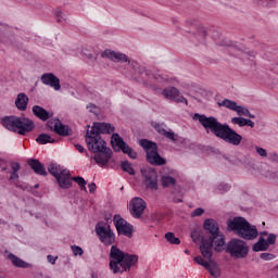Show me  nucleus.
<instances>
[{
    "mask_svg": "<svg viewBox=\"0 0 278 278\" xmlns=\"http://www.w3.org/2000/svg\"><path fill=\"white\" fill-rule=\"evenodd\" d=\"M205 214V210L198 207L191 213V217L195 218V216H203Z\"/></svg>",
    "mask_w": 278,
    "mask_h": 278,
    "instance_id": "47",
    "label": "nucleus"
},
{
    "mask_svg": "<svg viewBox=\"0 0 278 278\" xmlns=\"http://www.w3.org/2000/svg\"><path fill=\"white\" fill-rule=\"evenodd\" d=\"M56 181L59 184V187L62 188L63 190H68L73 186V177L59 176L56 178Z\"/></svg>",
    "mask_w": 278,
    "mask_h": 278,
    "instance_id": "30",
    "label": "nucleus"
},
{
    "mask_svg": "<svg viewBox=\"0 0 278 278\" xmlns=\"http://www.w3.org/2000/svg\"><path fill=\"white\" fill-rule=\"evenodd\" d=\"M162 186L163 188H170V186H176L177 185V179L173 176L168 175H163L161 177Z\"/></svg>",
    "mask_w": 278,
    "mask_h": 278,
    "instance_id": "32",
    "label": "nucleus"
},
{
    "mask_svg": "<svg viewBox=\"0 0 278 278\" xmlns=\"http://www.w3.org/2000/svg\"><path fill=\"white\" fill-rule=\"evenodd\" d=\"M193 121H199L205 131H211L213 136L224 140L227 144H231L232 147H240L242 144L247 151H255L257 149L253 140L242 138V135L238 134L229 125L218 122V118L214 116L207 117L205 114L195 113L193 114Z\"/></svg>",
    "mask_w": 278,
    "mask_h": 278,
    "instance_id": "1",
    "label": "nucleus"
},
{
    "mask_svg": "<svg viewBox=\"0 0 278 278\" xmlns=\"http://www.w3.org/2000/svg\"><path fill=\"white\" fill-rule=\"evenodd\" d=\"M55 17L58 23H63V21H66V18L64 17V13L62 11H56Z\"/></svg>",
    "mask_w": 278,
    "mask_h": 278,
    "instance_id": "49",
    "label": "nucleus"
},
{
    "mask_svg": "<svg viewBox=\"0 0 278 278\" xmlns=\"http://www.w3.org/2000/svg\"><path fill=\"white\" fill-rule=\"evenodd\" d=\"M71 249L74 255H84V249H81V247L72 245Z\"/></svg>",
    "mask_w": 278,
    "mask_h": 278,
    "instance_id": "46",
    "label": "nucleus"
},
{
    "mask_svg": "<svg viewBox=\"0 0 278 278\" xmlns=\"http://www.w3.org/2000/svg\"><path fill=\"white\" fill-rule=\"evenodd\" d=\"M245 116H248L249 118H255V115L251 114V111H249V114Z\"/></svg>",
    "mask_w": 278,
    "mask_h": 278,
    "instance_id": "62",
    "label": "nucleus"
},
{
    "mask_svg": "<svg viewBox=\"0 0 278 278\" xmlns=\"http://www.w3.org/2000/svg\"><path fill=\"white\" fill-rule=\"evenodd\" d=\"M165 240H167L169 244H181V240L175 237V232H166Z\"/></svg>",
    "mask_w": 278,
    "mask_h": 278,
    "instance_id": "38",
    "label": "nucleus"
},
{
    "mask_svg": "<svg viewBox=\"0 0 278 278\" xmlns=\"http://www.w3.org/2000/svg\"><path fill=\"white\" fill-rule=\"evenodd\" d=\"M144 210H147V202L141 198H134L130 201V214L132 218H141Z\"/></svg>",
    "mask_w": 278,
    "mask_h": 278,
    "instance_id": "16",
    "label": "nucleus"
},
{
    "mask_svg": "<svg viewBox=\"0 0 278 278\" xmlns=\"http://www.w3.org/2000/svg\"><path fill=\"white\" fill-rule=\"evenodd\" d=\"M261 236H268V231H262Z\"/></svg>",
    "mask_w": 278,
    "mask_h": 278,
    "instance_id": "64",
    "label": "nucleus"
},
{
    "mask_svg": "<svg viewBox=\"0 0 278 278\" xmlns=\"http://www.w3.org/2000/svg\"><path fill=\"white\" fill-rule=\"evenodd\" d=\"M14 179H18V172H11L10 180L14 181Z\"/></svg>",
    "mask_w": 278,
    "mask_h": 278,
    "instance_id": "60",
    "label": "nucleus"
},
{
    "mask_svg": "<svg viewBox=\"0 0 278 278\" xmlns=\"http://www.w3.org/2000/svg\"><path fill=\"white\" fill-rule=\"evenodd\" d=\"M217 105L219 108H227L228 110H232V112H236V109L238 108V102L224 99L222 102H218Z\"/></svg>",
    "mask_w": 278,
    "mask_h": 278,
    "instance_id": "33",
    "label": "nucleus"
},
{
    "mask_svg": "<svg viewBox=\"0 0 278 278\" xmlns=\"http://www.w3.org/2000/svg\"><path fill=\"white\" fill-rule=\"evenodd\" d=\"M72 181H75L76 184H78L83 192H88V189L86 188V184L88 182L86 181V179H84V177L81 176L72 177Z\"/></svg>",
    "mask_w": 278,
    "mask_h": 278,
    "instance_id": "37",
    "label": "nucleus"
},
{
    "mask_svg": "<svg viewBox=\"0 0 278 278\" xmlns=\"http://www.w3.org/2000/svg\"><path fill=\"white\" fill-rule=\"evenodd\" d=\"M203 236H204V232L199 230V229H195L191 232V238L193 240V242H199V240L201 241V243L203 242Z\"/></svg>",
    "mask_w": 278,
    "mask_h": 278,
    "instance_id": "39",
    "label": "nucleus"
},
{
    "mask_svg": "<svg viewBox=\"0 0 278 278\" xmlns=\"http://www.w3.org/2000/svg\"><path fill=\"white\" fill-rule=\"evenodd\" d=\"M89 192L90 194H94V192H97V184L94 182L89 184Z\"/></svg>",
    "mask_w": 278,
    "mask_h": 278,
    "instance_id": "55",
    "label": "nucleus"
},
{
    "mask_svg": "<svg viewBox=\"0 0 278 278\" xmlns=\"http://www.w3.org/2000/svg\"><path fill=\"white\" fill-rule=\"evenodd\" d=\"M53 132L58 134V136H62L63 138H66L68 136H73V128L68 125H64L62 121L56 119L53 128Z\"/></svg>",
    "mask_w": 278,
    "mask_h": 278,
    "instance_id": "21",
    "label": "nucleus"
},
{
    "mask_svg": "<svg viewBox=\"0 0 278 278\" xmlns=\"http://www.w3.org/2000/svg\"><path fill=\"white\" fill-rule=\"evenodd\" d=\"M12 173H18L21 170V164L18 162H11Z\"/></svg>",
    "mask_w": 278,
    "mask_h": 278,
    "instance_id": "50",
    "label": "nucleus"
},
{
    "mask_svg": "<svg viewBox=\"0 0 278 278\" xmlns=\"http://www.w3.org/2000/svg\"><path fill=\"white\" fill-rule=\"evenodd\" d=\"M235 112H237L238 116L240 117L249 115V109H247V106H242L238 104H237V109H235Z\"/></svg>",
    "mask_w": 278,
    "mask_h": 278,
    "instance_id": "41",
    "label": "nucleus"
},
{
    "mask_svg": "<svg viewBox=\"0 0 278 278\" xmlns=\"http://www.w3.org/2000/svg\"><path fill=\"white\" fill-rule=\"evenodd\" d=\"M87 110H89V112H90L91 114H96V113H97V112H96L97 106H96L94 104H92V103H89V104L87 105Z\"/></svg>",
    "mask_w": 278,
    "mask_h": 278,
    "instance_id": "56",
    "label": "nucleus"
},
{
    "mask_svg": "<svg viewBox=\"0 0 278 278\" xmlns=\"http://www.w3.org/2000/svg\"><path fill=\"white\" fill-rule=\"evenodd\" d=\"M139 146L146 151V160L149 164L152 166H164L166 164V159L157 152V143L149 139H140Z\"/></svg>",
    "mask_w": 278,
    "mask_h": 278,
    "instance_id": "7",
    "label": "nucleus"
},
{
    "mask_svg": "<svg viewBox=\"0 0 278 278\" xmlns=\"http://www.w3.org/2000/svg\"><path fill=\"white\" fill-rule=\"evenodd\" d=\"M121 168L124 173H128V175H136V169H134L129 161H122Z\"/></svg>",
    "mask_w": 278,
    "mask_h": 278,
    "instance_id": "35",
    "label": "nucleus"
},
{
    "mask_svg": "<svg viewBox=\"0 0 278 278\" xmlns=\"http://www.w3.org/2000/svg\"><path fill=\"white\" fill-rule=\"evenodd\" d=\"M154 129L160 134V136H164V138H167V140H172V142H177V135L173 130H166L165 124L156 123L154 124Z\"/></svg>",
    "mask_w": 278,
    "mask_h": 278,
    "instance_id": "23",
    "label": "nucleus"
},
{
    "mask_svg": "<svg viewBox=\"0 0 278 278\" xmlns=\"http://www.w3.org/2000/svg\"><path fill=\"white\" fill-rule=\"evenodd\" d=\"M101 58H108V60H111L112 62H129L127 54L112 50H105L102 52Z\"/></svg>",
    "mask_w": 278,
    "mask_h": 278,
    "instance_id": "20",
    "label": "nucleus"
},
{
    "mask_svg": "<svg viewBox=\"0 0 278 278\" xmlns=\"http://www.w3.org/2000/svg\"><path fill=\"white\" fill-rule=\"evenodd\" d=\"M204 260H210L208 266L205 267L210 275L214 278L220 277V266H218V263H216L212 257H204Z\"/></svg>",
    "mask_w": 278,
    "mask_h": 278,
    "instance_id": "26",
    "label": "nucleus"
},
{
    "mask_svg": "<svg viewBox=\"0 0 278 278\" xmlns=\"http://www.w3.org/2000/svg\"><path fill=\"white\" fill-rule=\"evenodd\" d=\"M267 243V247H270V244H275L277 242V235L275 233H269L267 240H265Z\"/></svg>",
    "mask_w": 278,
    "mask_h": 278,
    "instance_id": "45",
    "label": "nucleus"
},
{
    "mask_svg": "<svg viewBox=\"0 0 278 278\" xmlns=\"http://www.w3.org/2000/svg\"><path fill=\"white\" fill-rule=\"evenodd\" d=\"M115 127L110 123H101L94 122L93 125H87V132L91 134V136H101V134H114Z\"/></svg>",
    "mask_w": 278,
    "mask_h": 278,
    "instance_id": "12",
    "label": "nucleus"
},
{
    "mask_svg": "<svg viewBox=\"0 0 278 278\" xmlns=\"http://www.w3.org/2000/svg\"><path fill=\"white\" fill-rule=\"evenodd\" d=\"M248 55H250V58H255V52H249Z\"/></svg>",
    "mask_w": 278,
    "mask_h": 278,
    "instance_id": "63",
    "label": "nucleus"
},
{
    "mask_svg": "<svg viewBox=\"0 0 278 278\" xmlns=\"http://www.w3.org/2000/svg\"><path fill=\"white\" fill-rule=\"evenodd\" d=\"M41 81L46 86H50V88H53L54 90H61L62 85H60V78L55 76L53 73H46L41 76Z\"/></svg>",
    "mask_w": 278,
    "mask_h": 278,
    "instance_id": "18",
    "label": "nucleus"
},
{
    "mask_svg": "<svg viewBox=\"0 0 278 278\" xmlns=\"http://www.w3.org/2000/svg\"><path fill=\"white\" fill-rule=\"evenodd\" d=\"M138 264V255L129 254L118 248V245H112L109 253V268L113 275H123V273H129L131 266Z\"/></svg>",
    "mask_w": 278,
    "mask_h": 278,
    "instance_id": "3",
    "label": "nucleus"
},
{
    "mask_svg": "<svg viewBox=\"0 0 278 278\" xmlns=\"http://www.w3.org/2000/svg\"><path fill=\"white\" fill-rule=\"evenodd\" d=\"M47 260H48L49 264H55L58 256H53V255L49 254L47 256Z\"/></svg>",
    "mask_w": 278,
    "mask_h": 278,
    "instance_id": "57",
    "label": "nucleus"
},
{
    "mask_svg": "<svg viewBox=\"0 0 278 278\" xmlns=\"http://www.w3.org/2000/svg\"><path fill=\"white\" fill-rule=\"evenodd\" d=\"M5 26H0V42H3V36L5 34Z\"/></svg>",
    "mask_w": 278,
    "mask_h": 278,
    "instance_id": "59",
    "label": "nucleus"
},
{
    "mask_svg": "<svg viewBox=\"0 0 278 278\" xmlns=\"http://www.w3.org/2000/svg\"><path fill=\"white\" fill-rule=\"evenodd\" d=\"M85 142L87 144L88 151L94 153L91 160H94L98 166L105 168L110 164V160L114 155L112 148L108 147V142L104 141L103 137L86 132Z\"/></svg>",
    "mask_w": 278,
    "mask_h": 278,
    "instance_id": "2",
    "label": "nucleus"
},
{
    "mask_svg": "<svg viewBox=\"0 0 278 278\" xmlns=\"http://www.w3.org/2000/svg\"><path fill=\"white\" fill-rule=\"evenodd\" d=\"M113 223L118 236H126V238L134 237V226L126 222L125 218H123L121 215H114Z\"/></svg>",
    "mask_w": 278,
    "mask_h": 278,
    "instance_id": "10",
    "label": "nucleus"
},
{
    "mask_svg": "<svg viewBox=\"0 0 278 278\" xmlns=\"http://www.w3.org/2000/svg\"><path fill=\"white\" fill-rule=\"evenodd\" d=\"M203 229H204V236L202 237V242H205V240H208V238H212L213 236H216V233H219L220 226L218 225V222L214 218H207L203 223Z\"/></svg>",
    "mask_w": 278,
    "mask_h": 278,
    "instance_id": "13",
    "label": "nucleus"
},
{
    "mask_svg": "<svg viewBox=\"0 0 278 278\" xmlns=\"http://www.w3.org/2000/svg\"><path fill=\"white\" fill-rule=\"evenodd\" d=\"M33 114L36 118H39V121H43V123L53 116V113H49V111L40 105L33 106Z\"/></svg>",
    "mask_w": 278,
    "mask_h": 278,
    "instance_id": "24",
    "label": "nucleus"
},
{
    "mask_svg": "<svg viewBox=\"0 0 278 278\" xmlns=\"http://www.w3.org/2000/svg\"><path fill=\"white\" fill-rule=\"evenodd\" d=\"M227 190H229V185L220 184L216 187L215 192H217V194H225Z\"/></svg>",
    "mask_w": 278,
    "mask_h": 278,
    "instance_id": "43",
    "label": "nucleus"
},
{
    "mask_svg": "<svg viewBox=\"0 0 278 278\" xmlns=\"http://www.w3.org/2000/svg\"><path fill=\"white\" fill-rule=\"evenodd\" d=\"M27 164L36 175H40V177H47V169L38 159H28Z\"/></svg>",
    "mask_w": 278,
    "mask_h": 278,
    "instance_id": "19",
    "label": "nucleus"
},
{
    "mask_svg": "<svg viewBox=\"0 0 278 278\" xmlns=\"http://www.w3.org/2000/svg\"><path fill=\"white\" fill-rule=\"evenodd\" d=\"M48 173H50V175H52V177L59 178L60 177V165L55 164V163H50L48 165Z\"/></svg>",
    "mask_w": 278,
    "mask_h": 278,
    "instance_id": "36",
    "label": "nucleus"
},
{
    "mask_svg": "<svg viewBox=\"0 0 278 278\" xmlns=\"http://www.w3.org/2000/svg\"><path fill=\"white\" fill-rule=\"evenodd\" d=\"M0 168L1 173H5V170H8V160L0 159Z\"/></svg>",
    "mask_w": 278,
    "mask_h": 278,
    "instance_id": "48",
    "label": "nucleus"
},
{
    "mask_svg": "<svg viewBox=\"0 0 278 278\" xmlns=\"http://www.w3.org/2000/svg\"><path fill=\"white\" fill-rule=\"evenodd\" d=\"M232 125H239L240 127H255V122L244 117H232Z\"/></svg>",
    "mask_w": 278,
    "mask_h": 278,
    "instance_id": "28",
    "label": "nucleus"
},
{
    "mask_svg": "<svg viewBox=\"0 0 278 278\" xmlns=\"http://www.w3.org/2000/svg\"><path fill=\"white\" fill-rule=\"evenodd\" d=\"M205 36H207V28L202 25H199L195 38H198L199 42L203 43L205 42Z\"/></svg>",
    "mask_w": 278,
    "mask_h": 278,
    "instance_id": "34",
    "label": "nucleus"
},
{
    "mask_svg": "<svg viewBox=\"0 0 278 278\" xmlns=\"http://www.w3.org/2000/svg\"><path fill=\"white\" fill-rule=\"evenodd\" d=\"M140 173L144 179V186L148 190H157V170L153 167L142 168Z\"/></svg>",
    "mask_w": 278,
    "mask_h": 278,
    "instance_id": "11",
    "label": "nucleus"
},
{
    "mask_svg": "<svg viewBox=\"0 0 278 278\" xmlns=\"http://www.w3.org/2000/svg\"><path fill=\"white\" fill-rule=\"evenodd\" d=\"M75 149L76 151H78L79 153H86V156L88 157V151H86V148H84V146L76 143L75 144Z\"/></svg>",
    "mask_w": 278,
    "mask_h": 278,
    "instance_id": "51",
    "label": "nucleus"
},
{
    "mask_svg": "<svg viewBox=\"0 0 278 278\" xmlns=\"http://www.w3.org/2000/svg\"><path fill=\"white\" fill-rule=\"evenodd\" d=\"M224 251L228 253L232 260H244L249 257L250 248L247 241L232 238L226 243Z\"/></svg>",
    "mask_w": 278,
    "mask_h": 278,
    "instance_id": "6",
    "label": "nucleus"
},
{
    "mask_svg": "<svg viewBox=\"0 0 278 278\" xmlns=\"http://www.w3.org/2000/svg\"><path fill=\"white\" fill-rule=\"evenodd\" d=\"M269 162H275L276 164H278V153L277 152L269 153Z\"/></svg>",
    "mask_w": 278,
    "mask_h": 278,
    "instance_id": "53",
    "label": "nucleus"
},
{
    "mask_svg": "<svg viewBox=\"0 0 278 278\" xmlns=\"http://www.w3.org/2000/svg\"><path fill=\"white\" fill-rule=\"evenodd\" d=\"M257 236V226L251 225V223L245 222V225L243 226V229H241L239 238H241V240H255Z\"/></svg>",
    "mask_w": 278,
    "mask_h": 278,
    "instance_id": "17",
    "label": "nucleus"
},
{
    "mask_svg": "<svg viewBox=\"0 0 278 278\" xmlns=\"http://www.w3.org/2000/svg\"><path fill=\"white\" fill-rule=\"evenodd\" d=\"M220 45V47H230L232 50H235V51H240V48L238 47V46H236V45H231V43H227V42H225V41H223L222 43H219Z\"/></svg>",
    "mask_w": 278,
    "mask_h": 278,
    "instance_id": "52",
    "label": "nucleus"
},
{
    "mask_svg": "<svg viewBox=\"0 0 278 278\" xmlns=\"http://www.w3.org/2000/svg\"><path fill=\"white\" fill-rule=\"evenodd\" d=\"M111 147L115 151V153H124V155H128L130 160H138V152H136L129 144L121 137L119 134L114 132L111 137Z\"/></svg>",
    "mask_w": 278,
    "mask_h": 278,
    "instance_id": "8",
    "label": "nucleus"
},
{
    "mask_svg": "<svg viewBox=\"0 0 278 278\" xmlns=\"http://www.w3.org/2000/svg\"><path fill=\"white\" fill-rule=\"evenodd\" d=\"M227 247V237L223 231L217 232L213 237L202 241L200 245V252L202 257H214V250L215 253H223L225 248Z\"/></svg>",
    "mask_w": 278,
    "mask_h": 278,
    "instance_id": "5",
    "label": "nucleus"
},
{
    "mask_svg": "<svg viewBox=\"0 0 278 278\" xmlns=\"http://www.w3.org/2000/svg\"><path fill=\"white\" fill-rule=\"evenodd\" d=\"M256 153L257 155H260V157H268V160H270V153L268 154V151H266V149L264 148H260L256 146Z\"/></svg>",
    "mask_w": 278,
    "mask_h": 278,
    "instance_id": "42",
    "label": "nucleus"
},
{
    "mask_svg": "<svg viewBox=\"0 0 278 278\" xmlns=\"http://www.w3.org/2000/svg\"><path fill=\"white\" fill-rule=\"evenodd\" d=\"M47 127H49V129H51V131H53V129H55V122L48 121L47 122Z\"/></svg>",
    "mask_w": 278,
    "mask_h": 278,
    "instance_id": "58",
    "label": "nucleus"
},
{
    "mask_svg": "<svg viewBox=\"0 0 278 278\" xmlns=\"http://www.w3.org/2000/svg\"><path fill=\"white\" fill-rule=\"evenodd\" d=\"M260 257L261 260H264V262H270V260H275V254L266 252L262 253Z\"/></svg>",
    "mask_w": 278,
    "mask_h": 278,
    "instance_id": "44",
    "label": "nucleus"
},
{
    "mask_svg": "<svg viewBox=\"0 0 278 278\" xmlns=\"http://www.w3.org/2000/svg\"><path fill=\"white\" fill-rule=\"evenodd\" d=\"M28 103H29V98L27 97V94L23 92L17 94V98L15 100V106L17 108V110H20V112H25V110H27Z\"/></svg>",
    "mask_w": 278,
    "mask_h": 278,
    "instance_id": "27",
    "label": "nucleus"
},
{
    "mask_svg": "<svg viewBox=\"0 0 278 278\" xmlns=\"http://www.w3.org/2000/svg\"><path fill=\"white\" fill-rule=\"evenodd\" d=\"M154 129L160 134V136H164V138H167V140H172V142H177V135L173 130H166L165 124L156 123L154 124Z\"/></svg>",
    "mask_w": 278,
    "mask_h": 278,
    "instance_id": "22",
    "label": "nucleus"
},
{
    "mask_svg": "<svg viewBox=\"0 0 278 278\" xmlns=\"http://www.w3.org/2000/svg\"><path fill=\"white\" fill-rule=\"evenodd\" d=\"M193 261L195 262V264H199L200 266H203V268H207L208 264H210V260L205 261V258H203V256L198 255L193 258Z\"/></svg>",
    "mask_w": 278,
    "mask_h": 278,
    "instance_id": "40",
    "label": "nucleus"
},
{
    "mask_svg": "<svg viewBox=\"0 0 278 278\" xmlns=\"http://www.w3.org/2000/svg\"><path fill=\"white\" fill-rule=\"evenodd\" d=\"M2 125L9 131L18 134L20 136H27L30 131L36 129V124L29 117H18L16 115L5 116L2 118Z\"/></svg>",
    "mask_w": 278,
    "mask_h": 278,
    "instance_id": "4",
    "label": "nucleus"
},
{
    "mask_svg": "<svg viewBox=\"0 0 278 278\" xmlns=\"http://www.w3.org/2000/svg\"><path fill=\"white\" fill-rule=\"evenodd\" d=\"M88 59L97 61V56H94V54L92 53L88 54Z\"/></svg>",
    "mask_w": 278,
    "mask_h": 278,
    "instance_id": "61",
    "label": "nucleus"
},
{
    "mask_svg": "<svg viewBox=\"0 0 278 278\" xmlns=\"http://www.w3.org/2000/svg\"><path fill=\"white\" fill-rule=\"evenodd\" d=\"M96 233L105 247H112L114 242H116V235L114 233V230L112 227H110V224L105 222H99L96 224Z\"/></svg>",
    "mask_w": 278,
    "mask_h": 278,
    "instance_id": "9",
    "label": "nucleus"
},
{
    "mask_svg": "<svg viewBox=\"0 0 278 278\" xmlns=\"http://www.w3.org/2000/svg\"><path fill=\"white\" fill-rule=\"evenodd\" d=\"M248 223L247 218L244 217H233L232 219L229 218L226 222L227 225V231H233L235 236H240L242 233V229L244 228V225Z\"/></svg>",
    "mask_w": 278,
    "mask_h": 278,
    "instance_id": "15",
    "label": "nucleus"
},
{
    "mask_svg": "<svg viewBox=\"0 0 278 278\" xmlns=\"http://www.w3.org/2000/svg\"><path fill=\"white\" fill-rule=\"evenodd\" d=\"M8 260L15 266V268H31V264L23 261L13 253L8 254Z\"/></svg>",
    "mask_w": 278,
    "mask_h": 278,
    "instance_id": "25",
    "label": "nucleus"
},
{
    "mask_svg": "<svg viewBox=\"0 0 278 278\" xmlns=\"http://www.w3.org/2000/svg\"><path fill=\"white\" fill-rule=\"evenodd\" d=\"M162 94L165 99H169V101H175V103H185L188 105V99L181 96V92L177 87L165 88L163 89Z\"/></svg>",
    "mask_w": 278,
    "mask_h": 278,
    "instance_id": "14",
    "label": "nucleus"
},
{
    "mask_svg": "<svg viewBox=\"0 0 278 278\" xmlns=\"http://www.w3.org/2000/svg\"><path fill=\"white\" fill-rule=\"evenodd\" d=\"M59 175H60V177H71V170L60 168Z\"/></svg>",
    "mask_w": 278,
    "mask_h": 278,
    "instance_id": "54",
    "label": "nucleus"
},
{
    "mask_svg": "<svg viewBox=\"0 0 278 278\" xmlns=\"http://www.w3.org/2000/svg\"><path fill=\"white\" fill-rule=\"evenodd\" d=\"M36 142L38 144H53L55 143V139L51 138L49 134L43 132L36 138Z\"/></svg>",
    "mask_w": 278,
    "mask_h": 278,
    "instance_id": "31",
    "label": "nucleus"
},
{
    "mask_svg": "<svg viewBox=\"0 0 278 278\" xmlns=\"http://www.w3.org/2000/svg\"><path fill=\"white\" fill-rule=\"evenodd\" d=\"M252 251H254V253H260V251H268V243H266V239L264 237H260L258 241L253 244Z\"/></svg>",
    "mask_w": 278,
    "mask_h": 278,
    "instance_id": "29",
    "label": "nucleus"
}]
</instances>
